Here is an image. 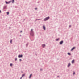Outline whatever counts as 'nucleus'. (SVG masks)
I'll use <instances>...</instances> for the list:
<instances>
[{"label":"nucleus","mask_w":79,"mask_h":79,"mask_svg":"<svg viewBox=\"0 0 79 79\" xmlns=\"http://www.w3.org/2000/svg\"><path fill=\"white\" fill-rule=\"evenodd\" d=\"M49 18H50V17H46L44 19V21H47V20H48V19H49Z\"/></svg>","instance_id":"nucleus-1"},{"label":"nucleus","mask_w":79,"mask_h":79,"mask_svg":"<svg viewBox=\"0 0 79 79\" xmlns=\"http://www.w3.org/2000/svg\"><path fill=\"white\" fill-rule=\"evenodd\" d=\"M11 1H9V2H6V1L5 2H6V4H9V3H11Z\"/></svg>","instance_id":"nucleus-2"},{"label":"nucleus","mask_w":79,"mask_h":79,"mask_svg":"<svg viewBox=\"0 0 79 79\" xmlns=\"http://www.w3.org/2000/svg\"><path fill=\"white\" fill-rule=\"evenodd\" d=\"M18 57L19 58H22V57H23V55H19L18 56Z\"/></svg>","instance_id":"nucleus-3"},{"label":"nucleus","mask_w":79,"mask_h":79,"mask_svg":"<svg viewBox=\"0 0 79 79\" xmlns=\"http://www.w3.org/2000/svg\"><path fill=\"white\" fill-rule=\"evenodd\" d=\"M75 48H76L75 47H73L71 49V51H72V50H73L74 49H75Z\"/></svg>","instance_id":"nucleus-4"},{"label":"nucleus","mask_w":79,"mask_h":79,"mask_svg":"<svg viewBox=\"0 0 79 79\" xmlns=\"http://www.w3.org/2000/svg\"><path fill=\"white\" fill-rule=\"evenodd\" d=\"M43 29H44V30H45V27L44 26H43Z\"/></svg>","instance_id":"nucleus-5"},{"label":"nucleus","mask_w":79,"mask_h":79,"mask_svg":"<svg viewBox=\"0 0 79 79\" xmlns=\"http://www.w3.org/2000/svg\"><path fill=\"white\" fill-rule=\"evenodd\" d=\"M63 41H61V42H60V44H63Z\"/></svg>","instance_id":"nucleus-6"},{"label":"nucleus","mask_w":79,"mask_h":79,"mask_svg":"<svg viewBox=\"0 0 79 79\" xmlns=\"http://www.w3.org/2000/svg\"><path fill=\"white\" fill-rule=\"evenodd\" d=\"M71 65V64L70 63H69V64H68V67H69V66H70V65Z\"/></svg>","instance_id":"nucleus-7"},{"label":"nucleus","mask_w":79,"mask_h":79,"mask_svg":"<svg viewBox=\"0 0 79 79\" xmlns=\"http://www.w3.org/2000/svg\"><path fill=\"white\" fill-rule=\"evenodd\" d=\"M74 60H73L72 61V63H74Z\"/></svg>","instance_id":"nucleus-8"},{"label":"nucleus","mask_w":79,"mask_h":79,"mask_svg":"<svg viewBox=\"0 0 79 79\" xmlns=\"http://www.w3.org/2000/svg\"><path fill=\"white\" fill-rule=\"evenodd\" d=\"M31 76H32V74H31L29 76V78H30V79L31 77Z\"/></svg>","instance_id":"nucleus-9"},{"label":"nucleus","mask_w":79,"mask_h":79,"mask_svg":"<svg viewBox=\"0 0 79 79\" xmlns=\"http://www.w3.org/2000/svg\"><path fill=\"white\" fill-rule=\"evenodd\" d=\"M42 46L43 47H44L45 46V45L44 44H43L42 45Z\"/></svg>","instance_id":"nucleus-10"},{"label":"nucleus","mask_w":79,"mask_h":79,"mask_svg":"<svg viewBox=\"0 0 79 79\" xmlns=\"http://www.w3.org/2000/svg\"><path fill=\"white\" fill-rule=\"evenodd\" d=\"M60 40V39L58 38V39H56V41H58V40Z\"/></svg>","instance_id":"nucleus-11"},{"label":"nucleus","mask_w":79,"mask_h":79,"mask_svg":"<svg viewBox=\"0 0 79 79\" xmlns=\"http://www.w3.org/2000/svg\"><path fill=\"white\" fill-rule=\"evenodd\" d=\"M10 66H12L13 64H10Z\"/></svg>","instance_id":"nucleus-12"},{"label":"nucleus","mask_w":79,"mask_h":79,"mask_svg":"<svg viewBox=\"0 0 79 79\" xmlns=\"http://www.w3.org/2000/svg\"><path fill=\"white\" fill-rule=\"evenodd\" d=\"M12 3H14V0H12Z\"/></svg>","instance_id":"nucleus-13"},{"label":"nucleus","mask_w":79,"mask_h":79,"mask_svg":"<svg viewBox=\"0 0 79 79\" xmlns=\"http://www.w3.org/2000/svg\"><path fill=\"white\" fill-rule=\"evenodd\" d=\"M25 76V75H24V74H23L22 75V77H23V76Z\"/></svg>","instance_id":"nucleus-14"},{"label":"nucleus","mask_w":79,"mask_h":79,"mask_svg":"<svg viewBox=\"0 0 79 79\" xmlns=\"http://www.w3.org/2000/svg\"><path fill=\"white\" fill-rule=\"evenodd\" d=\"M33 30H32V29H31V32H33V31H32Z\"/></svg>","instance_id":"nucleus-15"},{"label":"nucleus","mask_w":79,"mask_h":79,"mask_svg":"<svg viewBox=\"0 0 79 79\" xmlns=\"http://www.w3.org/2000/svg\"><path fill=\"white\" fill-rule=\"evenodd\" d=\"M7 15H9V12H7Z\"/></svg>","instance_id":"nucleus-16"},{"label":"nucleus","mask_w":79,"mask_h":79,"mask_svg":"<svg viewBox=\"0 0 79 79\" xmlns=\"http://www.w3.org/2000/svg\"><path fill=\"white\" fill-rule=\"evenodd\" d=\"M68 55H71V54H70V53H68Z\"/></svg>","instance_id":"nucleus-17"},{"label":"nucleus","mask_w":79,"mask_h":79,"mask_svg":"<svg viewBox=\"0 0 79 79\" xmlns=\"http://www.w3.org/2000/svg\"><path fill=\"white\" fill-rule=\"evenodd\" d=\"M15 61H16V60H17V58H15Z\"/></svg>","instance_id":"nucleus-18"},{"label":"nucleus","mask_w":79,"mask_h":79,"mask_svg":"<svg viewBox=\"0 0 79 79\" xmlns=\"http://www.w3.org/2000/svg\"><path fill=\"white\" fill-rule=\"evenodd\" d=\"M10 43H12V40H10Z\"/></svg>","instance_id":"nucleus-19"},{"label":"nucleus","mask_w":79,"mask_h":79,"mask_svg":"<svg viewBox=\"0 0 79 79\" xmlns=\"http://www.w3.org/2000/svg\"><path fill=\"white\" fill-rule=\"evenodd\" d=\"M73 74H75V72H74Z\"/></svg>","instance_id":"nucleus-20"},{"label":"nucleus","mask_w":79,"mask_h":79,"mask_svg":"<svg viewBox=\"0 0 79 79\" xmlns=\"http://www.w3.org/2000/svg\"><path fill=\"white\" fill-rule=\"evenodd\" d=\"M19 61H21V59H19Z\"/></svg>","instance_id":"nucleus-21"},{"label":"nucleus","mask_w":79,"mask_h":79,"mask_svg":"<svg viewBox=\"0 0 79 79\" xmlns=\"http://www.w3.org/2000/svg\"><path fill=\"white\" fill-rule=\"evenodd\" d=\"M35 10H37V8H35Z\"/></svg>","instance_id":"nucleus-22"},{"label":"nucleus","mask_w":79,"mask_h":79,"mask_svg":"<svg viewBox=\"0 0 79 79\" xmlns=\"http://www.w3.org/2000/svg\"><path fill=\"white\" fill-rule=\"evenodd\" d=\"M69 27H71V25H70V26H69Z\"/></svg>","instance_id":"nucleus-23"},{"label":"nucleus","mask_w":79,"mask_h":79,"mask_svg":"<svg viewBox=\"0 0 79 79\" xmlns=\"http://www.w3.org/2000/svg\"><path fill=\"white\" fill-rule=\"evenodd\" d=\"M22 79V77H21L20 78V79Z\"/></svg>","instance_id":"nucleus-24"},{"label":"nucleus","mask_w":79,"mask_h":79,"mask_svg":"<svg viewBox=\"0 0 79 79\" xmlns=\"http://www.w3.org/2000/svg\"><path fill=\"white\" fill-rule=\"evenodd\" d=\"M20 32H22V31H21Z\"/></svg>","instance_id":"nucleus-25"},{"label":"nucleus","mask_w":79,"mask_h":79,"mask_svg":"<svg viewBox=\"0 0 79 79\" xmlns=\"http://www.w3.org/2000/svg\"><path fill=\"white\" fill-rule=\"evenodd\" d=\"M0 13H1V10H0Z\"/></svg>","instance_id":"nucleus-26"}]
</instances>
